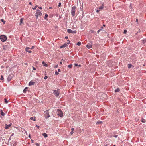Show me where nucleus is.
Wrapping results in <instances>:
<instances>
[{
  "instance_id": "47",
  "label": "nucleus",
  "mask_w": 146,
  "mask_h": 146,
  "mask_svg": "<svg viewBox=\"0 0 146 146\" xmlns=\"http://www.w3.org/2000/svg\"><path fill=\"white\" fill-rule=\"evenodd\" d=\"M38 8L40 9H42V8L41 7H38Z\"/></svg>"
},
{
  "instance_id": "30",
  "label": "nucleus",
  "mask_w": 146,
  "mask_h": 146,
  "mask_svg": "<svg viewBox=\"0 0 146 146\" xmlns=\"http://www.w3.org/2000/svg\"><path fill=\"white\" fill-rule=\"evenodd\" d=\"M1 21L3 22V24H5V21H4L3 19H1Z\"/></svg>"
},
{
  "instance_id": "40",
  "label": "nucleus",
  "mask_w": 146,
  "mask_h": 146,
  "mask_svg": "<svg viewBox=\"0 0 146 146\" xmlns=\"http://www.w3.org/2000/svg\"><path fill=\"white\" fill-rule=\"evenodd\" d=\"M36 127H37L38 128H39V127H40L39 126H38L37 125H36Z\"/></svg>"
},
{
  "instance_id": "5",
  "label": "nucleus",
  "mask_w": 146,
  "mask_h": 146,
  "mask_svg": "<svg viewBox=\"0 0 146 146\" xmlns=\"http://www.w3.org/2000/svg\"><path fill=\"white\" fill-rule=\"evenodd\" d=\"M57 111L58 116L60 117H62L63 115L62 111H61V110L58 109H57Z\"/></svg>"
},
{
  "instance_id": "12",
  "label": "nucleus",
  "mask_w": 146,
  "mask_h": 146,
  "mask_svg": "<svg viewBox=\"0 0 146 146\" xmlns=\"http://www.w3.org/2000/svg\"><path fill=\"white\" fill-rule=\"evenodd\" d=\"M68 44H64L62 46H60V48H63L67 46H68Z\"/></svg>"
},
{
  "instance_id": "8",
  "label": "nucleus",
  "mask_w": 146,
  "mask_h": 146,
  "mask_svg": "<svg viewBox=\"0 0 146 146\" xmlns=\"http://www.w3.org/2000/svg\"><path fill=\"white\" fill-rule=\"evenodd\" d=\"M14 76V75L13 74H9L8 76V77L7 78V80H8V81L9 82L10 81L12 78Z\"/></svg>"
},
{
  "instance_id": "18",
  "label": "nucleus",
  "mask_w": 146,
  "mask_h": 146,
  "mask_svg": "<svg viewBox=\"0 0 146 146\" xmlns=\"http://www.w3.org/2000/svg\"><path fill=\"white\" fill-rule=\"evenodd\" d=\"M35 117H31L30 118V119L31 120H33V121H35L36 120L35 119Z\"/></svg>"
},
{
  "instance_id": "48",
  "label": "nucleus",
  "mask_w": 146,
  "mask_h": 146,
  "mask_svg": "<svg viewBox=\"0 0 146 146\" xmlns=\"http://www.w3.org/2000/svg\"><path fill=\"white\" fill-rule=\"evenodd\" d=\"M29 4H30V5H31L32 4V3L31 2H30L29 3Z\"/></svg>"
},
{
  "instance_id": "16",
  "label": "nucleus",
  "mask_w": 146,
  "mask_h": 146,
  "mask_svg": "<svg viewBox=\"0 0 146 146\" xmlns=\"http://www.w3.org/2000/svg\"><path fill=\"white\" fill-rule=\"evenodd\" d=\"M0 112L1 115L2 116H4L5 115V113L3 112V110H1L0 111Z\"/></svg>"
},
{
  "instance_id": "36",
  "label": "nucleus",
  "mask_w": 146,
  "mask_h": 146,
  "mask_svg": "<svg viewBox=\"0 0 146 146\" xmlns=\"http://www.w3.org/2000/svg\"><path fill=\"white\" fill-rule=\"evenodd\" d=\"M61 5V3L60 2L59 3L58 6V7H60Z\"/></svg>"
},
{
  "instance_id": "13",
  "label": "nucleus",
  "mask_w": 146,
  "mask_h": 146,
  "mask_svg": "<svg viewBox=\"0 0 146 146\" xmlns=\"http://www.w3.org/2000/svg\"><path fill=\"white\" fill-rule=\"evenodd\" d=\"M128 68L129 69H130L131 68H132L134 67V66L130 64H128Z\"/></svg>"
},
{
  "instance_id": "41",
  "label": "nucleus",
  "mask_w": 146,
  "mask_h": 146,
  "mask_svg": "<svg viewBox=\"0 0 146 146\" xmlns=\"http://www.w3.org/2000/svg\"><path fill=\"white\" fill-rule=\"evenodd\" d=\"M34 48V46H32V48H31V49H33Z\"/></svg>"
},
{
  "instance_id": "61",
  "label": "nucleus",
  "mask_w": 146,
  "mask_h": 146,
  "mask_svg": "<svg viewBox=\"0 0 146 146\" xmlns=\"http://www.w3.org/2000/svg\"><path fill=\"white\" fill-rule=\"evenodd\" d=\"M57 66H58V65H57L56 66V67H57Z\"/></svg>"
},
{
  "instance_id": "39",
  "label": "nucleus",
  "mask_w": 146,
  "mask_h": 146,
  "mask_svg": "<svg viewBox=\"0 0 146 146\" xmlns=\"http://www.w3.org/2000/svg\"><path fill=\"white\" fill-rule=\"evenodd\" d=\"M102 30L101 29H99V30H98V31H97V32H98V34L99 33V32L100 31Z\"/></svg>"
},
{
  "instance_id": "54",
  "label": "nucleus",
  "mask_w": 146,
  "mask_h": 146,
  "mask_svg": "<svg viewBox=\"0 0 146 146\" xmlns=\"http://www.w3.org/2000/svg\"><path fill=\"white\" fill-rule=\"evenodd\" d=\"M55 73H58V72H57V71H56L55 72Z\"/></svg>"
},
{
  "instance_id": "53",
  "label": "nucleus",
  "mask_w": 146,
  "mask_h": 146,
  "mask_svg": "<svg viewBox=\"0 0 146 146\" xmlns=\"http://www.w3.org/2000/svg\"><path fill=\"white\" fill-rule=\"evenodd\" d=\"M38 7V6L37 5H36L35 6V7H36H36Z\"/></svg>"
},
{
  "instance_id": "63",
  "label": "nucleus",
  "mask_w": 146,
  "mask_h": 146,
  "mask_svg": "<svg viewBox=\"0 0 146 146\" xmlns=\"http://www.w3.org/2000/svg\"><path fill=\"white\" fill-rule=\"evenodd\" d=\"M138 121L137 119L136 120V121Z\"/></svg>"
},
{
  "instance_id": "10",
  "label": "nucleus",
  "mask_w": 146,
  "mask_h": 146,
  "mask_svg": "<svg viewBox=\"0 0 146 146\" xmlns=\"http://www.w3.org/2000/svg\"><path fill=\"white\" fill-rule=\"evenodd\" d=\"M35 82H33L32 81H31L29 82V86H30L32 85H33L35 84Z\"/></svg>"
},
{
  "instance_id": "57",
  "label": "nucleus",
  "mask_w": 146,
  "mask_h": 146,
  "mask_svg": "<svg viewBox=\"0 0 146 146\" xmlns=\"http://www.w3.org/2000/svg\"><path fill=\"white\" fill-rule=\"evenodd\" d=\"M103 26L104 27H105V25L104 24Z\"/></svg>"
},
{
  "instance_id": "46",
  "label": "nucleus",
  "mask_w": 146,
  "mask_h": 146,
  "mask_svg": "<svg viewBox=\"0 0 146 146\" xmlns=\"http://www.w3.org/2000/svg\"><path fill=\"white\" fill-rule=\"evenodd\" d=\"M65 39H66L68 38V36H66L65 37Z\"/></svg>"
},
{
  "instance_id": "25",
  "label": "nucleus",
  "mask_w": 146,
  "mask_h": 146,
  "mask_svg": "<svg viewBox=\"0 0 146 146\" xmlns=\"http://www.w3.org/2000/svg\"><path fill=\"white\" fill-rule=\"evenodd\" d=\"M4 100H5V103L7 104L8 103V101H7V100L6 98H5Z\"/></svg>"
},
{
  "instance_id": "1",
  "label": "nucleus",
  "mask_w": 146,
  "mask_h": 146,
  "mask_svg": "<svg viewBox=\"0 0 146 146\" xmlns=\"http://www.w3.org/2000/svg\"><path fill=\"white\" fill-rule=\"evenodd\" d=\"M76 7L75 6H74L72 7L71 10V14L73 17L75 15V12L76 11Z\"/></svg>"
},
{
  "instance_id": "31",
  "label": "nucleus",
  "mask_w": 146,
  "mask_h": 146,
  "mask_svg": "<svg viewBox=\"0 0 146 146\" xmlns=\"http://www.w3.org/2000/svg\"><path fill=\"white\" fill-rule=\"evenodd\" d=\"M127 30H124V32H123V33H125V34L127 32Z\"/></svg>"
},
{
  "instance_id": "9",
  "label": "nucleus",
  "mask_w": 146,
  "mask_h": 146,
  "mask_svg": "<svg viewBox=\"0 0 146 146\" xmlns=\"http://www.w3.org/2000/svg\"><path fill=\"white\" fill-rule=\"evenodd\" d=\"M92 42H91L90 43H88L86 46L88 48L90 49L92 48Z\"/></svg>"
},
{
  "instance_id": "45",
  "label": "nucleus",
  "mask_w": 146,
  "mask_h": 146,
  "mask_svg": "<svg viewBox=\"0 0 146 146\" xmlns=\"http://www.w3.org/2000/svg\"><path fill=\"white\" fill-rule=\"evenodd\" d=\"M36 8L35 7H34V8H32V9H33V10H35L36 9Z\"/></svg>"
},
{
  "instance_id": "55",
  "label": "nucleus",
  "mask_w": 146,
  "mask_h": 146,
  "mask_svg": "<svg viewBox=\"0 0 146 146\" xmlns=\"http://www.w3.org/2000/svg\"><path fill=\"white\" fill-rule=\"evenodd\" d=\"M78 66L79 67H80L81 66V65H78Z\"/></svg>"
},
{
  "instance_id": "62",
  "label": "nucleus",
  "mask_w": 146,
  "mask_h": 146,
  "mask_svg": "<svg viewBox=\"0 0 146 146\" xmlns=\"http://www.w3.org/2000/svg\"><path fill=\"white\" fill-rule=\"evenodd\" d=\"M101 28L102 29V28H103V27H101Z\"/></svg>"
},
{
  "instance_id": "34",
  "label": "nucleus",
  "mask_w": 146,
  "mask_h": 146,
  "mask_svg": "<svg viewBox=\"0 0 146 146\" xmlns=\"http://www.w3.org/2000/svg\"><path fill=\"white\" fill-rule=\"evenodd\" d=\"M35 144L37 146H39V144L38 143H36Z\"/></svg>"
},
{
  "instance_id": "15",
  "label": "nucleus",
  "mask_w": 146,
  "mask_h": 146,
  "mask_svg": "<svg viewBox=\"0 0 146 146\" xmlns=\"http://www.w3.org/2000/svg\"><path fill=\"white\" fill-rule=\"evenodd\" d=\"M28 89V88L27 87H26L23 90V93H25L27 91V90Z\"/></svg>"
},
{
  "instance_id": "20",
  "label": "nucleus",
  "mask_w": 146,
  "mask_h": 146,
  "mask_svg": "<svg viewBox=\"0 0 146 146\" xmlns=\"http://www.w3.org/2000/svg\"><path fill=\"white\" fill-rule=\"evenodd\" d=\"M141 121L143 123H145L146 122V121L143 118H142L141 119Z\"/></svg>"
},
{
  "instance_id": "43",
  "label": "nucleus",
  "mask_w": 146,
  "mask_h": 146,
  "mask_svg": "<svg viewBox=\"0 0 146 146\" xmlns=\"http://www.w3.org/2000/svg\"><path fill=\"white\" fill-rule=\"evenodd\" d=\"M33 70H36V68H35V67H33Z\"/></svg>"
},
{
  "instance_id": "6",
  "label": "nucleus",
  "mask_w": 146,
  "mask_h": 146,
  "mask_svg": "<svg viewBox=\"0 0 146 146\" xmlns=\"http://www.w3.org/2000/svg\"><path fill=\"white\" fill-rule=\"evenodd\" d=\"M59 90V89H58L57 90H54L53 91V94L56 97H58L59 95L60 92L58 91Z\"/></svg>"
},
{
  "instance_id": "14",
  "label": "nucleus",
  "mask_w": 146,
  "mask_h": 146,
  "mask_svg": "<svg viewBox=\"0 0 146 146\" xmlns=\"http://www.w3.org/2000/svg\"><path fill=\"white\" fill-rule=\"evenodd\" d=\"M30 48L29 47H27L26 48H25V50L27 52H28L29 53H31V50H29V49Z\"/></svg>"
},
{
  "instance_id": "11",
  "label": "nucleus",
  "mask_w": 146,
  "mask_h": 146,
  "mask_svg": "<svg viewBox=\"0 0 146 146\" xmlns=\"http://www.w3.org/2000/svg\"><path fill=\"white\" fill-rule=\"evenodd\" d=\"M12 125L11 124H10L8 125H7L6 124V126L5 127V129H7L9 127L11 126Z\"/></svg>"
},
{
  "instance_id": "59",
  "label": "nucleus",
  "mask_w": 146,
  "mask_h": 146,
  "mask_svg": "<svg viewBox=\"0 0 146 146\" xmlns=\"http://www.w3.org/2000/svg\"><path fill=\"white\" fill-rule=\"evenodd\" d=\"M56 75H58L59 74H55Z\"/></svg>"
},
{
  "instance_id": "37",
  "label": "nucleus",
  "mask_w": 146,
  "mask_h": 146,
  "mask_svg": "<svg viewBox=\"0 0 146 146\" xmlns=\"http://www.w3.org/2000/svg\"><path fill=\"white\" fill-rule=\"evenodd\" d=\"M113 136L115 137L116 138V137H118V135H114Z\"/></svg>"
},
{
  "instance_id": "42",
  "label": "nucleus",
  "mask_w": 146,
  "mask_h": 146,
  "mask_svg": "<svg viewBox=\"0 0 146 146\" xmlns=\"http://www.w3.org/2000/svg\"><path fill=\"white\" fill-rule=\"evenodd\" d=\"M71 130L72 131H73L74 130V129L73 128H71Z\"/></svg>"
},
{
  "instance_id": "3",
  "label": "nucleus",
  "mask_w": 146,
  "mask_h": 146,
  "mask_svg": "<svg viewBox=\"0 0 146 146\" xmlns=\"http://www.w3.org/2000/svg\"><path fill=\"white\" fill-rule=\"evenodd\" d=\"M0 39L2 41L4 42L6 40L7 38L6 36L2 35L0 36Z\"/></svg>"
},
{
  "instance_id": "17",
  "label": "nucleus",
  "mask_w": 146,
  "mask_h": 146,
  "mask_svg": "<svg viewBox=\"0 0 146 146\" xmlns=\"http://www.w3.org/2000/svg\"><path fill=\"white\" fill-rule=\"evenodd\" d=\"M42 64L44 66L47 67L48 66V64H46L45 63V62L44 61H42Z\"/></svg>"
},
{
  "instance_id": "21",
  "label": "nucleus",
  "mask_w": 146,
  "mask_h": 146,
  "mask_svg": "<svg viewBox=\"0 0 146 146\" xmlns=\"http://www.w3.org/2000/svg\"><path fill=\"white\" fill-rule=\"evenodd\" d=\"M119 91H120V90H119V88H117V89L115 90V92H118Z\"/></svg>"
},
{
  "instance_id": "24",
  "label": "nucleus",
  "mask_w": 146,
  "mask_h": 146,
  "mask_svg": "<svg viewBox=\"0 0 146 146\" xmlns=\"http://www.w3.org/2000/svg\"><path fill=\"white\" fill-rule=\"evenodd\" d=\"M23 18H21L20 19V24L23 23Z\"/></svg>"
},
{
  "instance_id": "52",
  "label": "nucleus",
  "mask_w": 146,
  "mask_h": 146,
  "mask_svg": "<svg viewBox=\"0 0 146 146\" xmlns=\"http://www.w3.org/2000/svg\"><path fill=\"white\" fill-rule=\"evenodd\" d=\"M29 138H31V137H30V134H29Z\"/></svg>"
},
{
  "instance_id": "27",
  "label": "nucleus",
  "mask_w": 146,
  "mask_h": 146,
  "mask_svg": "<svg viewBox=\"0 0 146 146\" xmlns=\"http://www.w3.org/2000/svg\"><path fill=\"white\" fill-rule=\"evenodd\" d=\"M72 64H70L68 66V67L70 68H71L72 67Z\"/></svg>"
},
{
  "instance_id": "50",
  "label": "nucleus",
  "mask_w": 146,
  "mask_h": 146,
  "mask_svg": "<svg viewBox=\"0 0 146 146\" xmlns=\"http://www.w3.org/2000/svg\"><path fill=\"white\" fill-rule=\"evenodd\" d=\"M99 11V10H96V12H98Z\"/></svg>"
},
{
  "instance_id": "60",
  "label": "nucleus",
  "mask_w": 146,
  "mask_h": 146,
  "mask_svg": "<svg viewBox=\"0 0 146 146\" xmlns=\"http://www.w3.org/2000/svg\"><path fill=\"white\" fill-rule=\"evenodd\" d=\"M51 8H51V7H50L49 8V9H51Z\"/></svg>"
},
{
  "instance_id": "38",
  "label": "nucleus",
  "mask_w": 146,
  "mask_h": 146,
  "mask_svg": "<svg viewBox=\"0 0 146 146\" xmlns=\"http://www.w3.org/2000/svg\"><path fill=\"white\" fill-rule=\"evenodd\" d=\"M73 131H71L70 132V134L71 135H72L73 134Z\"/></svg>"
},
{
  "instance_id": "19",
  "label": "nucleus",
  "mask_w": 146,
  "mask_h": 146,
  "mask_svg": "<svg viewBox=\"0 0 146 146\" xmlns=\"http://www.w3.org/2000/svg\"><path fill=\"white\" fill-rule=\"evenodd\" d=\"M42 135L44 137H48V135L46 133H43Z\"/></svg>"
},
{
  "instance_id": "26",
  "label": "nucleus",
  "mask_w": 146,
  "mask_h": 146,
  "mask_svg": "<svg viewBox=\"0 0 146 146\" xmlns=\"http://www.w3.org/2000/svg\"><path fill=\"white\" fill-rule=\"evenodd\" d=\"M81 44V43L80 42H79L77 43L76 45L78 46H80Z\"/></svg>"
},
{
  "instance_id": "33",
  "label": "nucleus",
  "mask_w": 146,
  "mask_h": 146,
  "mask_svg": "<svg viewBox=\"0 0 146 146\" xmlns=\"http://www.w3.org/2000/svg\"><path fill=\"white\" fill-rule=\"evenodd\" d=\"M47 78H48V77H47V76H45L44 77V79H47Z\"/></svg>"
},
{
  "instance_id": "32",
  "label": "nucleus",
  "mask_w": 146,
  "mask_h": 146,
  "mask_svg": "<svg viewBox=\"0 0 146 146\" xmlns=\"http://www.w3.org/2000/svg\"><path fill=\"white\" fill-rule=\"evenodd\" d=\"M67 41L68 42V43L67 44L68 45V44H69L70 43V41H69V40H67Z\"/></svg>"
},
{
  "instance_id": "28",
  "label": "nucleus",
  "mask_w": 146,
  "mask_h": 146,
  "mask_svg": "<svg viewBox=\"0 0 146 146\" xmlns=\"http://www.w3.org/2000/svg\"><path fill=\"white\" fill-rule=\"evenodd\" d=\"M48 17V15L47 14H46L45 15V17H44V19H46V18H47V17Z\"/></svg>"
},
{
  "instance_id": "23",
  "label": "nucleus",
  "mask_w": 146,
  "mask_h": 146,
  "mask_svg": "<svg viewBox=\"0 0 146 146\" xmlns=\"http://www.w3.org/2000/svg\"><path fill=\"white\" fill-rule=\"evenodd\" d=\"M102 123V121H97L96 123V124H101Z\"/></svg>"
},
{
  "instance_id": "49",
  "label": "nucleus",
  "mask_w": 146,
  "mask_h": 146,
  "mask_svg": "<svg viewBox=\"0 0 146 146\" xmlns=\"http://www.w3.org/2000/svg\"><path fill=\"white\" fill-rule=\"evenodd\" d=\"M32 143H33L34 141L33 140H31Z\"/></svg>"
},
{
  "instance_id": "58",
  "label": "nucleus",
  "mask_w": 146,
  "mask_h": 146,
  "mask_svg": "<svg viewBox=\"0 0 146 146\" xmlns=\"http://www.w3.org/2000/svg\"><path fill=\"white\" fill-rule=\"evenodd\" d=\"M105 146H108V145H105Z\"/></svg>"
},
{
  "instance_id": "35",
  "label": "nucleus",
  "mask_w": 146,
  "mask_h": 146,
  "mask_svg": "<svg viewBox=\"0 0 146 146\" xmlns=\"http://www.w3.org/2000/svg\"><path fill=\"white\" fill-rule=\"evenodd\" d=\"M74 65L75 66H78V64L76 63H75L74 64Z\"/></svg>"
},
{
  "instance_id": "56",
  "label": "nucleus",
  "mask_w": 146,
  "mask_h": 146,
  "mask_svg": "<svg viewBox=\"0 0 146 146\" xmlns=\"http://www.w3.org/2000/svg\"><path fill=\"white\" fill-rule=\"evenodd\" d=\"M60 64H62V62H60Z\"/></svg>"
},
{
  "instance_id": "29",
  "label": "nucleus",
  "mask_w": 146,
  "mask_h": 146,
  "mask_svg": "<svg viewBox=\"0 0 146 146\" xmlns=\"http://www.w3.org/2000/svg\"><path fill=\"white\" fill-rule=\"evenodd\" d=\"M4 78H3V76H2V75H1V78H0V79H1V80H4Z\"/></svg>"
},
{
  "instance_id": "64",
  "label": "nucleus",
  "mask_w": 146,
  "mask_h": 146,
  "mask_svg": "<svg viewBox=\"0 0 146 146\" xmlns=\"http://www.w3.org/2000/svg\"><path fill=\"white\" fill-rule=\"evenodd\" d=\"M113 146H116V145H114Z\"/></svg>"
},
{
  "instance_id": "2",
  "label": "nucleus",
  "mask_w": 146,
  "mask_h": 146,
  "mask_svg": "<svg viewBox=\"0 0 146 146\" xmlns=\"http://www.w3.org/2000/svg\"><path fill=\"white\" fill-rule=\"evenodd\" d=\"M42 15V13L39 10H37L35 14V16L36 17V19H37L38 17L41 16Z\"/></svg>"
},
{
  "instance_id": "51",
  "label": "nucleus",
  "mask_w": 146,
  "mask_h": 146,
  "mask_svg": "<svg viewBox=\"0 0 146 146\" xmlns=\"http://www.w3.org/2000/svg\"><path fill=\"white\" fill-rule=\"evenodd\" d=\"M138 19H136V21L137 22H138Z\"/></svg>"
},
{
  "instance_id": "22",
  "label": "nucleus",
  "mask_w": 146,
  "mask_h": 146,
  "mask_svg": "<svg viewBox=\"0 0 146 146\" xmlns=\"http://www.w3.org/2000/svg\"><path fill=\"white\" fill-rule=\"evenodd\" d=\"M103 7H104V5H103V4H102V5L101 7H100L99 8V9H101V10H102V9H103Z\"/></svg>"
},
{
  "instance_id": "7",
  "label": "nucleus",
  "mask_w": 146,
  "mask_h": 146,
  "mask_svg": "<svg viewBox=\"0 0 146 146\" xmlns=\"http://www.w3.org/2000/svg\"><path fill=\"white\" fill-rule=\"evenodd\" d=\"M67 32L69 33H71L72 34H75L77 32V31L74 30L72 31L70 29H67Z\"/></svg>"
},
{
  "instance_id": "44",
  "label": "nucleus",
  "mask_w": 146,
  "mask_h": 146,
  "mask_svg": "<svg viewBox=\"0 0 146 146\" xmlns=\"http://www.w3.org/2000/svg\"><path fill=\"white\" fill-rule=\"evenodd\" d=\"M58 72H60V71H60V69H58Z\"/></svg>"
},
{
  "instance_id": "4",
  "label": "nucleus",
  "mask_w": 146,
  "mask_h": 146,
  "mask_svg": "<svg viewBox=\"0 0 146 146\" xmlns=\"http://www.w3.org/2000/svg\"><path fill=\"white\" fill-rule=\"evenodd\" d=\"M45 113V117L46 119L50 117L49 115V110H46V111L44 112Z\"/></svg>"
}]
</instances>
